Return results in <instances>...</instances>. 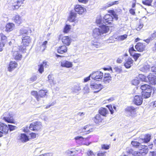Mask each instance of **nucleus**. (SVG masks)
<instances>
[{
    "label": "nucleus",
    "instance_id": "c756f323",
    "mask_svg": "<svg viewBox=\"0 0 156 156\" xmlns=\"http://www.w3.org/2000/svg\"><path fill=\"white\" fill-rule=\"evenodd\" d=\"M76 154V153L75 151H71L69 150L66 151L64 153V155L66 156H73L75 155Z\"/></svg>",
    "mask_w": 156,
    "mask_h": 156
},
{
    "label": "nucleus",
    "instance_id": "a211bd4d",
    "mask_svg": "<svg viewBox=\"0 0 156 156\" xmlns=\"http://www.w3.org/2000/svg\"><path fill=\"white\" fill-rule=\"evenodd\" d=\"M17 66V63L14 61H11L9 63V66L8 68V70L11 72Z\"/></svg>",
    "mask_w": 156,
    "mask_h": 156
},
{
    "label": "nucleus",
    "instance_id": "09e8293b",
    "mask_svg": "<svg viewBox=\"0 0 156 156\" xmlns=\"http://www.w3.org/2000/svg\"><path fill=\"white\" fill-rule=\"evenodd\" d=\"M139 77L140 79L142 81H146L147 80L146 76L143 75L139 74Z\"/></svg>",
    "mask_w": 156,
    "mask_h": 156
},
{
    "label": "nucleus",
    "instance_id": "603ef678",
    "mask_svg": "<svg viewBox=\"0 0 156 156\" xmlns=\"http://www.w3.org/2000/svg\"><path fill=\"white\" fill-rule=\"evenodd\" d=\"M39 68L38 71L41 73H42L44 71V66L43 65L41 64L40 65H38Z\"/></svg>",
    "mask_w": 156,
    "mask_h": 156
},
{
    "label": "nucleus",
    "instance_id": "f704fd0d",
    "mask_svg": "<svg viewBox=\"0 0 156 156\" xmlns=\"http://www.w3.org/2000/svg\"><path fill=\"white\" fill-rule=\"evenodd\" d=\"M153 0H144L142 1V3L148 6H151V3Z\"/></svg>",
    "mask_w": 156,
    "mask_h": 156
},
{
    "label": "nucleus",
    "instance_id": "aec40b11",
    "mask_svg": "<svg viewBox=\"0 0 156 156\" xmlns=\"http://www.w3.org/2000/svg\"><path fill=\"white\" fill-rule=\"evenodd\" d=\"M61 66L62 67L70 68L72 67V64L71 62L64 60L61 62Z\"/></svg>",
    "mask_w": 156,
    "mask_h": 156
},
{
    "label": "nucleus",
    "instance_id": "2eb2a0df",
    "mask_svg": "<svg viewBox=\"0 0 156 156\" xmlns=\"http://www.w3.org/2000/svg\"><path fill=\"white\" fill-rule=\"evenodd\" d=\"M139 149V151L144 156L148 152L147 146L146 145H141Z\"/></svg>",
    "mask_w": 156,
    "mask_h": 156
},
{
    "label": "nucleus",
    "instance_id": "b1692460",
    "mask_svg": "<svg viewBox=\"0 0 156 156\" xmlns=\"http://www.w3.org/2000/svg\"><path fill=\"white\" fill-rule=\"evenodd\" d=\"M99 114L104 116H106L108 112V109L105 108H101L99 110Z\"/></svg>",
    "mask_w": 156,
    "mask_h": 156
},
{
    "label": "nucleus",
    "instance_id": "20e7f679",
    "mask_svg": "<svg viewBox=\"0 0 156 156\" xmlns=\"http://www.w3.org/2000/svg\"><path fill=\"white\" fill-rule=\"evenodd\" d=\"M42 127L41 123L39 121H36L32 122L30 124L29 129L34 131L40 130Z\"/></svg>",
    "mask_w": 156,
    "mask_h": 156
},
{
    "label": "nucleus",
    "instance_id": "5701e85b",
    "mask_svg": "<svg viewBox=\"0 0 156 156\" xmlns=\"http://www.w3.org/2000/svg\"><path fill=\"white\" fill-rule=\"evenodd\" d=\"M133 60L131 58H129L126 61V63L124 64V66L126 68H130L133 62Z\"/></svg>",
    "mask_w": 156,
    "mask_h": 156
},
{
    "label": "nucleus",
    "instance_id": "de8ad7c7",
    "mask_svg": "<svg viewBox=\"0 0 156 156\" xmlns=\"http://www.w3.org/2000/svg\"><path fill=\"white\" fill-rule=\"evenodd\" d=\"M70 29V26L66 25L64 27L63 31L64 33H67L69 30Z\"/></svg>",
    "mask_w": 156,
    "mask_h": 156
},
{
    "label": "nucleus",
    "instance_id": "dca6fc26",
    "mask_svg": "<svg viewBox=\"0 0 156 156\" xmlns=\"http://www.w3.org/2000/svg\"><path fill=\"white\" fill-rule=\"evenodd\" d=\"M147 78L150 83L154 85L156 84V76L151 74Z\"/></svg>",
    "mask_w": 156,
    "mask_h": 156
},
{
    "label": "nucleus",
    "instance_id": "412c9836",
    "mask_svg": "<svg viewBox=\"0 0 156 156\" xmlns=\"http://www.w3.org/2000/svg\"><path fill=\"white\" fill-rule=\"evenodd\" d=\"M62 40L63 44L66 45H69L71 43L70 39L68 36L63 37Z\"/></svg>",
    "mask_w": 156,
    "mask_h": 156
},
{
    "label": "nucleus",
    "instance_id": "c9c22d12",
    "mask_svg": "<svg viewBox=\"0 0 156 156\" xmlns=\"http://www.w3.org/2000/svg\"><path fill=\"white\" fill-rule=\"evenodd\" d=\"M96 120L95 122L96 123H99L102 122L103 119L101 118L100 115L98 114L97 115L95 118Z\"/></svg>",
    "mask_w": 156,
    "mask_h": 156
},
{
    "label": "nucleus",
    "instance_id": "680f3d73",
    "mask_svg": "<svg viewBox=\"0 0 156 156\" xmlns=\"http://www.w3.org/2000/svg\"><path fill=\"white\" fill-rule=\"evenodd\" d=\"M101 147L102 149L108 150L109 148V146L108 145L103 144L102 145Z\"/></svg>",
    "mask_w": 156,
    "mask_h": 156
},
{
    "label": "nucleus",
    "instance_id": "79ce46f5",
    "mask_svg": "<svg viewBox=\"0 0 156 156\" xmlns=\"http://www.w3.org/2000/svg\"><path fill=\"white\" fill-rule=\"evenodd\" d=\"M112 80L111 77H104L103 81L105 83H110Z\"/></svg>",
    "mask_w": 156,
    "mask_h": 156
},
{
    "label": "nucleus",
    "instance_id": "6e6552de",
    "mask_svg": "<svg viewBox=\"0 0 156 156\" xmlns=\"http://www.w3.org/2000/svg\"><path fill=\"white\" fill-rule=\"evenodd\" d=\"M90 87L94 90V93L98 92L102 88V86L101 84H97L94 83L90 84Z\"/></svg>",
    "mask_w": 156,
    "mask_h": 156
},
{
    "label": "nucleus",
    "instance_id": "4468645a",
    "mask_svg": "<svg viewBox=\"0 0 156 156\" xmlns=\"http://www.w3.org/2000/svg\"><path fill=\"white\" fill-rule=\"evenodd\" d=\"M135 48L139 52H142L145 50L146 46L145 44L139 42L135 45Z\"/></svg>",
    "mask_w": 156,
    "mask_h": 156
},
{
    "label": "nucleus",
    "instance_id": "a18cd8bd",
    "mask_svg": "<svg viewBox=\"0 0 156 156\" xmlns=\"http://www.w3.org/2000/svg\"><path fill=\"white\" fill-rule=\"evenodd\" d=\"M113 70L115 72L118 73H120L122 70L120 67L115 66V67L114 68Z\"/></svg>",
    "mask_w": 156,
    "mask_h": 156
},
{
    "label": "nucleus",
    "instance_id": "6e6d98bb",
    "mask_svg": "<svg viewBox=\"0 0 156 156\" xmlns=\"http://www.w3.org/2000/svg\"><path fill=\"white\" fill-rule=\"evenodd\" d=\"M140 54L138 53H134L133 55V57L135 61H136L137 59L140 56Z\"/></svg>",
    "mask_w": 156,
    "mask_h": 156
},
{
    "label": "nucleus",
    "instance_id": "5fc2aeb1",
    "mask_svg": "<svg viewBox=\"0 0 156 156\" xmlns=\"http://www.w3.org/2000/svg\"><path fill=\"white\" fill-rule=\"evenodd\" d=\"M48 43V41H45L41 45V48H43V51H44L46 48V45Z\"/></svg>",
    "mask_w": 156,
    "mask_h": 156
},
{
    "label": "nucleus",
    "instance_id": "a878e982",
    "mask_svg": "<svg viewBox=\"0 0 156 156\" xmlns=\"http://www.w3.org/2000/svg\"><path fill=\"white\" fill-rule=\"evenodd\" d=\"M14 20L16 23L17 24L19 25L22 21V20L21 17L19 15H16L13 18Z\"/></svg>",
    "mask_w": 156,
    "mask_h": 156
},
{
    "label": "nucleus",
    "instance_id": "f3484780",
    "mask_svg": "<svg viewBox=\"0 0 156 156\" xmlns=\"http://www.w3.org/2000/svg\"><path fill=\"white\" fill-rule=\"evenodd\" d=\"M90 126L88 125H86L84 126L83 129H80L79 131L80 132H86V134H88L93 131L92 128H89Z\"/></svg>",
    "mask_w": 156,
    "mask_h": 156
},
{
    "label": "nucleus",
    "instance_id": "8fccbe9b",
    "mask_svg": "<svg viewBox=\"0 0 156 156\" xmlns=\"http://www.w3.org/2000/svg\"><path fill=\"white\" fill-rule=\"evenodd\" d=\"M49 82L50 84H52L53 82L54 78L52 77V75H49L48 76Z\"/></svg>",
    "mask_w": 156,
    "mask_h": 156
},
{
    "label": "nucleus",
    "instance_id": "72a5a7b5",
    "mask_svg": "<svg viewBox=\"0 0 156 156\" xmlns=\"http://www.w3.org/2000/svg\"><path fill=\"white\" fill-rule=\"evenodd\" d=\"M131 144L133 147L139 148H140L141 145L139 142L137 141H133L131 142Z\"/></svg>",
    "mask_w": 156,
    "mask_h": 156
},
{
    "label": "nucleus",
    "instance_id": "ddd939ff",
    "mask_svg": "<svg viewBox=\"0 0 156 156\" xmlns=\"http://www.w3.org/2000/svg\"><path fill=\"white\" fill-rule=\"evenodd\" d=\"M74 9L75 12L79 14H82L85 11H86L85 8L79 5H76L75 6Z\"/></svg>",
    "mask_w": 156,
    "mask_h": 156
},
{
    "label": "nucleus",
    "instance_id": "c85d7f7f",
    "mask_svg": "<svg viewBox=\"0 0 156 156\" xmlns=\"http://www.w3.org/2000/svg\"><path fill=\"white\" fill-rule=\"evenodd\" d=\"M76 13L74 12H71L69 18V20L70 22H73L76 17Z\"/></svg>",
    "mask_w": 156,
    "mask_h": 156
},
{
    "label": "nucleus",
    "instance_id": "13d9d810",
    "mask_svg": "<svg viewBox=\"0 0 156 156\" xmlns=\"http://www.w3.org/2000/svg\"><path fill=\"white\" fill-rule=\"evenodd\" d=\"M151 39L152 40L156 37V31H154V32L150 36Z\"/></svg>",
    "mask_w": 156,
    "mask_h": 156
},
{
    "label": "nucleus",
    "instance_id": "49530a36",
    "mask_svg": "<svg viewBox=\"0 0 156 156\" xmlns=\"http://www.w3.org/2000/svg\"><path fill=\"white\" fill-rule=\"evenodd\" d=\"M8 127H9V130L10 131H12L17 128L16 126L9 124L8 125Z\"/></svg>",
    "mask_w": 156,
    "mask_h": 156
},
{
    "label": "nucleus",
    "instance_id": "37998d69",
    "mask_svg": "<svg viewBox=\"0 0 156 156\" xmlns=\"http://www.w3.org/2000/svg\"><path fill=\"white\" fill-rule=\"evenodd\" d=\"M118 3L119 2L118 1H115L113 2H110L107 4V7H109L114 5H117Z\"/></svg>",
    "mask_w": 156,
    "mask_h": 156
},
{
    "label": "nucleus",
    "instance_id": "9d476101",
    "mask_svg": "<svg viewBox=\"0 0 156 156\" xmlns=\"http://www.w3.org/2000/svg\"><path fill=\"white\" fill-rule=\"evenodd\" d=\"M16 47L14 48L12 50V51L13 52V55L14 58L15 59L18 60H20L22 58V55L20 53V51L21 50H20V47L19 46V49L17 51H15Z\"/></svg>",
    "mask_w": 156,
    "mask_h": 156
},
{
    "label": "nucleus",
    "instance_id": "0eeeda50",
    "mask_svg": "<svg viewBox=\"0 0 156 156\" xmlns=\"http://www.w3.org/2000/svg\"><path fill=\"white\" fill-rule=\"evenodd\" d=\"M2 117L3 119L7 122L12 123L14 122L12 115L8 112L5 113Z\"/></svg>",
    "mask_w": 156,
    "mask_h": 156
},
{
    "label": "nucleus",
    "instance_id": "4c0bfd02",
    "mask_svg": "<svg viewBox=\"0 0 156 156\" xmlns=\"http://www.w3.org/2000/svg\"><path fill=\"white\" fill-rule=\"evenodd\" d=\"M96 22V23L99 25L98 26L99 27L100 26H102L104 25V24L102 25L103 23H102V18L100 16L97 17Z\"/></svg>",
    "mask_w": 156,
    "mask_h": 156
},
{
    "label": "nucleus",
    "instance_id": "bb28decb",
    "mask_svg": "<svg viewBox=\"0 0 156 156\" xmlns=\"http://www.w3.org/2000/svg\"><path fill=\"white\" fill-rule=\"evenodd\" d=\"M151 67L148 64H145L140 68V70L144 72H147L149 71Z\"/></svg>",
    "mask_w": 156,
    "mask_h": 156
},
{
    "label": "nucleus",
    "instance_id": "7c9ffc66",
    "mask_svg": "<svg viewBox=\"0 0 156 156\" xmlns=\"http://www.w3.org/2000/svg\"><path fill=\"white\" fill-rule=\"evenodd\" d=\"M20 140L22 142H26L29 140V138L25 134L22 133L21 135Z\"/></svg>",
    "mask_w": 156,
    "mask_h": 156
},
{
    "label": "nucleus",
    "instance_id": "69168bd1",
    "mask_svg": "<svg viewBox=\"0 0 156 156\" xmlns=\"http://www.w3.org/2000/svg\"><path fill=\"white\" fill-rule=\"evenodd\" d=\"M88 156H95V154L91 151H89L87 154Z\"/></svg>",
    "mask_w": 156,
    "mask_h": 156
},
{
    "label": "nucleus",
    "instance_id": "1a4fd4ad",
    "mask_svg": "<svg viewBox=\"0 0 156 156\" xmlns=\"http://www.w3.org/2000/svg\"><path fill=\"white\" fill-rule=\"evenodd\" d=\"M0 129L2 131H0V137H1L2 136L3 132L5 134L8 133L9 131L8 125L7 126L4 123L0 122Z\"/></svg>",
    "mask_w": 156,
    "mask_h": 156
},
{
    "label": "nucleus",
    "instance_id": "ea45409f",
    "mask_svg": "<svg viewBox=\"0 0 156 156\" xmlns=\"http://www.w3.org/2000/svg\"><path fill=\"white\" fill-rule=\"evenodd\" d=\"M31 94L35 97L37 101L39 100V96H38V93L35 91H33L31 92Z\"/></svg>",
    "mask_w": 156,
    "mask_h": 156
},
{
    "label": "nucleus",
    "instance_id": "a19ab883",
    "mask_svg": "<svg viewBox=\"0 0 156 156\" xmlns=\"http://www.w3.org/2000/svg\"><path fill=\"white\" fill-rule=\"evenodd\" d=\"M139 82L140 81L138 78L134 79L132 81V84L135 86L138 85Z\"/></svg>",
    "mask_w": 156,
    "mask_h": 156
},
{
    "label": "nucleus",
    "instance_id": "cd10ccee",
    "mask_svg": "<svg viewBox=\"0 0 156 156\" xmlns=\"http://www.w3.org/2000/svg\"><path fill=\"white\" fill-rule=\"evenodd\" d=\"M151 139V135L150 134H147L145 136L144 138L141 139L142 141H140L142 142L147 143L149 142Z\"/></svg>",
    "mask_w": 156,
    "mask_h": 156
},
{
    "label": "nucleus",
    "instance_id": "4be33fe9",
    "mask_svg": "<svg viewBox=\"0 0 156 156\" xmlns=\"http://www.w3.org/2000/svg\"><path fill=\"white\" fill-rule=\"evenodd\" d=\"M14 27L15 25L13 23H8L5 26V30L8 32H10L13 30Z\"/></svg>",
    "mask_w": 156,
    "mask_h": 156
},
{
    "label": "nucleus",
    "instance_id": "423d86ee",
    "mask_svg": "<svg viewBox=\"0 0 156 156\" xmlns=\"http://www.w3.org/2000/svg\"><path fill=\"white\" fill-rule=\"evenodd\" d=\"M91 78L94 80L100 81L103 76V73L101 71L94 72L91 74Z\"/></svg>",
    "mask_w": 156,
    "mask_h": 156
},
{
    "label": "nucleus",
    "instance_id": "e433bc0d",
    "mask_svg": "<svg viewBox=\"0 0 156 156\" xmlns=\"http://www.w3.org/2000/svg\"><path fill=\"white\" fill-rule=\"evenodd\" d=\"M81 90V88L79 85L74 86L73 87V91L76 93H77L78 91Z\"/></svg>",
    "mask_w": 156,
    "mask_h": 156
},
{
    "label": "nucleus",
    "instance_id": "774afa93",
    "mask_svg": "<svg viewBox=\"0 0 156 156\" xmlns=\"http://www.w3.org/2000/svg\"><path fill=\"white\" fill-rule=\"evenodd\" d=\"M37 79V76L36 75H34L32 76L30 78V80L31 81H35Z\"/></svg>",
    "mask_w": 156,
    "mask_h": 156
},
{
    "label": "nucleus",
    "instance_id": "f8f14e48",
    "mask_svg": "<svg viewBox=\"0 0 156 156\" xmlns=\"http://www.w3.org/2000/svg\"><path fill=\"white\" fill-rule=\"evenodd\" d=\"M143 102V98L141 96L136 95L133 99L134 104L137 105H141Z\"/></svg>",
    "mask_w": 156,
    "mask_h": 156
},
{
    "label": "nucleus",
    "instance_id": "2f4dec72",
    "mask_svg": "<svg viewBox=\"0 0 156 156\" xmlns=\"http://www.w3.org/2000/svg\"><path fill=\"white\" fill-rule=\"evenodd\" d=\"M47 92L46 90H41L38 92V96H39V100L40 98L45 97L46 95V93Z\"/></svg>",
    "mask_w": 156,
    "mask_h": 156
},
{
    "label": "nucleus",
    "instance_id": "f257e3e1",
    "mask_svg": "<svg viewBox=\"0 0 156 156\" xmlns=\"http://www.w3.org/2000/svg\"><path fill=\"white\" fill-rule=\"evenodd\" d=\"M99 28L93 30V36L95 38H99L105 36V34L109 30L108 27L105 25L100 26Z\"/></svg>",
    "mask_w": 156,
    "mask_h": 156
},
{
    "label": "nucleus",
    "instance_id": "864d4df0",
    "mask_svg": "<svg viewBox=\"0 0 156 156\" xmlns=\"http://www.w3.org/2000/svg\"><path fill=\"white\" fill-rule=\"evenodd\" d=\"M27 30L24 29H21L20 31V33L21 35L27 34Z\"/></svg>",
    "mask_w": 156,
    "mask_h": 156
},
{
    "label": "nucleus",
    "instance_id": "9b49d317",
    "mask_svg": "<svg viewBox=\"0 0 156 156\" xmlns=\"http://www.w3.org/2000/svg\"><path fill=\"white\" fill-rule=\"evenodd\" d=\"M101 46V43L97 41L96 39H95L91 42L90 48L93 50H95L97 48H100Z\"/></svg>",
    "mask_w": 156,
    "mask_h": 156
},
{
    "label": "nucleus",
    "instance_id": "f03ea898",
    "mask_svg": "<svg viewBox=\"0 0 156 156\" xmlns=\"http://www.w3.org/2000/svg\"><path fill=\"white\" fill-rule=\"evenodd\" d=\"M110 11L112 16H111L110 15L107 14L104 16L103 17V22L105 25L111 23L114 18L116 20H118V16L115 14L114 11L111 10Z\"/></svg>",
    "mask_w": 156,
    "mask_h": 156
},
{
    "label": "nucleus",
    "instance_id": "052dcab7",
    "mask_svg": "<svg viewBox=\"0 0 156 156\" xmlns=\"http://www.w3.org/2000/svg\"><path fill=\"white\" fill-rule=\"evenodd\" d=\"M127 35L124 34L120 36L119 37V39L121 40H123L126 39L127 37Z\"/></svg>",
    "mask_w": 156,
    "mask_h": 156
},
{
    "label": "nucleus",
    "instance_id": "bf43d9fd",
    "mask_svg": "<svg viewBox=\"0 0 156 156\" xmlns=\"http://www.w3.org/2000/svg\"><path fill=\"white\" fill-rule=\"evenodd\" d=\"M133 156H144L142 155V154L139 151H136L135 152V153L134 154Z\"/></svg>",
    "mask_w": 156,
    "mask_h": 156
},
{
    "label": "nucleus",
    "instance_id": "e2e57ef3",
    "mask_svg": "<svg viewBox=\"0 0 156 156\" xmlns=\"http://www.w3.org/2000/svg\"><path fill=\"white\" fill-rule=\"evenodd\" d=\"M91 77V74L89 76H88L85 78L84 79V82H86L88 81L89 80H90V77Z\"/></svg>",
    "mask_w": 156,
    "mask_h": 156
},
{
    "label": "nucleus",
    "instance_id": "473e14b6",
    "mask_svg": "<svg viewBox=\"0 0 156 156\" xmlns=\"http://www.w3.org/2000/svg\"><path fill=\"white\" fill-rule=\"evenodd\" d=\"M140 88L144 91H147V90L151 89V87L149 85L146 84L142 85Z\"/></svg>",
    "mask_w": 156,
    "mask_h": 156
},
{
    "label": "nucleus",
    "instance_id": "0e129e2a",
    "mask_svg": "<svg viewBox=\"0 0 156 156\" xmlns=\"http://www.w3.org/2000/svg\"><path fill=\"white\" fill-rule=\"evenodd\" d=\"M41 64L43 65L44 67H45V68H47L48 66V62H47L44 61Z\"/></svg>",
    "mask_w": 156,
    "mask_h": 156
},
{
    "label": "nucleus",
    "instance_id": "58836bf2",
    "mask_svg": "<svg viewBox=\"0 0 156 156\" xmlns=\"http://www.w3.org/2000/svg\"><path fill=\"white\" fill-rule=\"evenodd\" d=\"M126 150L127 153L131 154L133 155L134 156L135 151H134L132 149L129 147H127L126 148Z\"/></svg>",
    "mask_w": 156,
    "mask_h": 156
},
{
    "label": "nucleus",
    "instance_id": "393cba45",
    "mask_svg": "<svg viewBox=\"0 0 156 156\" xmlns=\"http://www.w3.org/2000/svg\"><path fill=\"white\" fill-rule=\"evenodd\" d=\"M67 51V48L65 45L59 47L58 49V52L60 54H63Z\"/></svg>",
    "mask_w": 156,
    "mask_h": 156
},
{
    "label": "nucleus",
    "instance_id": "c03bdc74",
    "mask_svg": "<svg viewBox=\"0 0 156 156\" xmlns=\"http://www.w3.org/2000/svg\"><path fill=\"white\" fill-rule=\"evenodd\" d=\"M20 1H17L16 3L18 4L16 5V4H15L14 5L12 6V8L13 9H18L20 7L19 4L20 3Z\"/></svg>",
    "mask_w": 156,
    "mask_h": 156
},
{
    "label": "nucleus",
    "instance_id": "7ed1b4c3",
    "mask_svg": "<svg viewBox=\"0 0 156 156\" xmlns=\"http://www.w3.org/2000/svg\"><path fill=\"white\" fill-rule=\"evenodd\" d=\"M136 109L133 106H129L125 109V113L128 116L134 118L136 115Z\"/></svg>",
    "mask_w": 156,
    "mask_h": 156
},
{
    "label": "nucleus",
    "instance_id": "6ab92c4d",
    "mask_svg": "<svg viewBox=\"0 0 156 156\" xmlns=\"http://www.w3.org/2000/svg\"><path fill=\"white\" fill-rule=\"evenodd\" d=\"M151 92V89L147 90V91H143L142 92V97L147 98L150 97Z\"/></svg>",
    "mask_w": 156,
    "mask_h": 156
},
{
    "label": "nucleus",
    "instance_id": "39448f33",
    "mask_svg": "<svg viewBox=\"0 0 156 156\" xmlns=\"http://www.w3.org/2000/svg\"><path fill=\"white\" fill-rule=\"evenodd\" d=\"M22 43L24 45L23 47L22 45L19 46L20 50H21L22 51H25L26 50V47L28 46L31 41V40L29 37L27 36L23 37L22 39Z\"/></svg>",
    "mask_w": 156,
    "mask_h": 156
},
{
    "label": "nucleus",
    "instance_id": "3c124183",
    "mask_svg": "<svg viewBox=\"0 0 156 156\" xmlns=\"http://www.w3.org/2000/svg\"><path fill=\"white\" fill-rule=\"evenodd\" d=\"M0 36L1 37V42H2V41H5V44L6 42V37L4 35L2 34H0Z\"/></svg>",
    "mask_w": 156,
    "mask_h": 156
},
{
    "label": "nucleus",
    "instance_id": "4d7b16f0",
    "mask_svg": "<svg viewBox=\"0 0 156 156\" xmlns=\"http://www.w3.org/2000/svg\"><path fill=\"white\" fill-rule=\"evenodd\" d=\"M5 44V41H2V42H0V51H2V48L4 46Z\"/></svg>",
    "mask_w": 156,
    "mask_h": 156
},
{
    "label": "nucleus",
    "instance_id": "338daca9",
    "mask_svg": "<svg viewBox=\"0 0 156 156\" xmlns=\"http://www.w3.org/2000/svg\"><path fill=\"white\" fill-rule=\"evenodd\" d=\"M108 108L110 111V112L111 114H113L114 113V111L113 109V108L112 107V106L109 105L108 106Z\"/></svg>",
    "mask_w": 156,
    "mask_h": 156
}]
</instances>
